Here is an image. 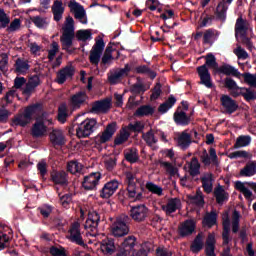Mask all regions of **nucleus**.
Segmentation results:
<instances>
[{
  "mask_svg": "<svg viewBox=\"0 0 256 256\" xmlns=\"http://www.w3.org/2000/svg\"><path fill=\"white\" fill-rule=\"evenodd\" d=\"M151 251V248L147 246V244L141 245L140 249L135 251L134 249V255L135 256H148L149 252Z\"/></svg>",
  "mask_w": 256,
  "mask_h": 256,
  "instance_id": "774afa93",
  "label": "nucleus"
},
{
  "mask_svg": "<svg viewBox=\"0 0 256 256\" xmlns=\"http://www.w3.org/2000/svg\"><path fill=\"white\" fill-rule=\"evenodd\" d=\"M217 205H225L229 201V192L225 190V186L218 184L213 191Z\"/></svg>",
  "mask_w": 256,
  "mask_h": 256,
  "instance_id": "b1692460",
  "label": "nucleus"
},
{
  "mask_svg": "<svg viewBox=\"0 0 256 256\" xmlns=\"http://www.w3.org/2000/svg\"><path fill=\"white\" fill-rule=\"evenodd\" d=\"M100 249L104 255H114V253L117 255V250L119 248L115 246V240L113 238L107 237L102 240Z\"/></svg>",
  "mask_w": 256,
  "mask_h": 256,
  "instance_id": "393cba45",
  "label": "nucleus"
},
{
  "mask_svg": "<svg viewBox=\"0 0 256 256\" xmlns=\"http://www.w3.org/2000/svg\"><path fill=\"white\" fill-rule=\"evenodd\" d=\"M203 247H205V244L203 243V234L198 233L190 245V251L192 253H200L203 250Z\"/></svg>",
  "mask_w": 256,
  "mask_h": 256,
  "instance_id": "f704fd0d",
  "label": "nucleus"
},
{
  "mask_svg": "<svg viewBox=\"0 0 256 256\" xmlns=\"http://www.w3.org/2000/svg\"><path fill=\"white\" fill-rule=\"evenodd\" d=\"M228 10H229V6L227 4H223V3L219 2L216 7V10L214 12L216 21L225 23L227 21V11Z\"/></svg>",
  "mask_w": 256,
  "mask_h": 256,
  "instance_id": "c85d7f7f",
  "label": "nucleus"
},
{
  "mask_svg": "<svg viewBox=\"0 0 256 256\" xmlns=\"http://www.w3.org/2000/svg\"><path fill=\"white\" fill-rule=\"evenodd\" d=\"M219 35H221V32L219 30H215L213 28H209L205 30L203 34V45H212L219 39Z\"/></svg>",
  "mask_w": 256,
  "mask_h": 256,
  "instance_id": "a878e982",
  "label": "nucleus"
},
{
  "mask_svg": "<svg viewBox=\"0 0 256 256\" xmlns=\"http://www.w3.org/2000/svg\"><path fill=\"white\" fill-rule=\"evenodd\" d=\"M251 145V137L249 135H240L234 143V149H241V147H249Z\"/></svg>",
  "mask_w": 256,
  "mask_h": 256,
  "instance_id": "c03bdc74",
  "label": "nucleus"
},
{
  "mask_svg": "<svg viewBox=\"0 0 256 256\" xmlns=\"http://www.w3.org/2000/svg\"><path fill=\"white\" fill-rule=\"evenodd\" d=\"M68 7L71 13H74L75 19H79L82 25H87V12L85 11L83 5L79 4L75 0H71L68 3Z\"/></svg>",
  "mask_w": 256,
  "mask_h": 256,
  "instance_id": "4468645a",
  "label": "nucleus"
},
{
  "mask_svg": "<svg viewBox=\"0 0 256 256\" xmlns=\"http://www.w3.org/2000/svg\"><path fill=\"white\" fill-rule=\"evenodd\" d=\"M87 101H89L87 92L78 91L70 97L69 105L73 111H77L78 109H81V107L87 105Z\"/></svg>",
  "mask_w": 256,
  "mask_h": 256,
  "instance_id": "9b49d317",
  "label": "nucleus"
},
{
  "mask_svg": "<svg viewBox=\"0 0 256 256\" xmlns=\"http://www.w3.org/2000/svg\"><path fill=\"white\" fill-rule=\"evenodd\" d=\"M68 233L70 234L68 239L71 243H75L80 247H87V244L83 241V236L81 235V224L79 222H74Z\"/></svg>",
  "mask_w": 256,
  "mask_h": 256,
  "instance_id": "9d476101",
  "label": "nucleus"
},
{
  "mask_svg": "<svg viewBox=\"0 0 256 256\" xmlns=\"http://www.w3.org/2000/svg\"><path fill=\"white\" fill-rule=\"evenodd\" d=\"M142 139L145 141L148 147H152L153 145H155V143H157V138H155V133H153V129H150L146 133L143 132Z\"/></svg>",
  "mask_w": 256,
  "mask_h": 256,
  "instance_id": "3c124183",
  "label": "nucleus"
},
{
  "mask_svg": "<svg viewBox=\"0 0 256 256\" xmlns=\"http://www.w3.org/2000/svg\"><path fill=\"white\" fill-rule=\"evenodd\" d=\"M127 131H131L132 133H142L143 129H145V124H143L141 121H135L133 123H129L126 127Z\"/></svg>",
  "mask_w": 256,
  "mask_h": 256,
  "instance_id": "864d4df0",
  "label": "nucleus"
},
{
  "mask_svg": "<svg viewBox=\"0 0 256 256\" xmlns=\"http://www.w3.org/2000/svg\"><path fill=\"white\" fill-rule=\"evenodd\" d=\"M62 31L63 33L60 37V43L63 51H66L69 55L75 52V48L71 49L73 47V40L75 37L77 41H81L82 43L93 39V32L91 29H81L75 33V20H73V17L71 16L66 17V22Z\"/></svg>",
  "mask_w": 256,
  "mask_h": 256,
  "instance_id": "f257e3e1",
  "label": "nucleus"
},
{
  "mask_svg": "<svg viewBox=\"0 0 256 256\" xmlns=\"http://www.w3.org/2000/svg\"><path fill=\"white\" fill-rule=\"evenodd\" d=\"M200 161L205 165V167H209L211 163L214 167H219V157H217V151L215 148H210L209 154L207 153V150H204L203 154L200 156Z\"/></svg>",
  "mask_w": 256,
  "mask_h": 256,
  "instance_id": "a211bd4d",
  "label": "nucleus"
},
{
  "mask_svg": "<svg viewBox=\"0 0 256 256\" xmlns=\"http://www.w3.org/2000/svg\"><path fill=\"white\" fill-rule=\"evenodd\" d=\"M129 137H131V133L127 130V127H123L120 130V133L114 139V146L117 147L119 145H123L126 141H129Z\"/></svg>",
  "mask_w": 256,
  "mask_h": 256,
  "instance_id": "4c0bfd02",
  "label": "nucleus"
},
{
  "mask_svg": "<svg viewBox=\"0 0 256 256\" xmlns=\"http://www.w3.org/2000/svg\"><path fill=\"white\" fill-rule=\"evenodd\" d=\"M195 229H197V222L194 219H187L179 224L178 235L182 239L191 237L195 233Z\"/></svg>",
  "mask_w": 256,
  "mask_h": 256,
  "instance_id": "f8f14e48",
  "label": "nucleus"
},
{
  "mask_svg": "<svg viewBox=\"0 0 256 256\" xmlns=\"http://www.w3.org/2000/svg\"><path fill=\"white\" fill-rule=\"evenodd\" d=\"M50 181H52L54 185H59L60 187H68L69 175L64 170H52L50 172Z\"/></svg>",
  "mask_w": 256,
  "mask_h": 256,
  "instance_id": "f3484780",
  "label": "nucleus"
},
{
  "mask_svg": "<svg viewBox=\"0 0 256 256\" xmlns=\"http://www.w3.org/2000/svg\"><path fill=\"white\" fill-rule=\"evenodd\" d=\"M220 103L228 115H233V113L239 109V104H237V101L233 100V98H231L229 95H222L220 98Z\"/></svg>",
  "mask_w": 256,
  "mask_h": 256,
  "instance_id": "4be33fe9",
  "label": "nucleus"
},
{
  "mask_svg": "<svg viewBox=\"0 0 256 256\" xmlns=\"http://www.w3.org/2000/svg\"><path fill=\"white\" fill-rule=\"evenodd\" d=\"M75 75V70L71 66H66L57 74V83L63 85L67 81V78H71Z\"/></svg>",
  "mask_w": 256,
  "mask_h": 256,
  "instance_id": "7c9ffc66",
  "label": "nucleus"
},
{
  "mask_svg": "<svg viewBox=\"0 0 256 256\" xmlns=\"http://www.w3.org/2000/svg\"><path fill=\"white\" fill-rule=\"evenodd\" d=\"M203 227H208V229H211V227H215L217 225V212L211 211L209 213H206L202 220Z\"/></svg>",
  "mask_w": 256,
  "mask_h": 256,
  "instance_id": "c9c22d12",
  "label": "nucleus"
},
{
  "mask_svg": "<svg viewBox=\"0 0 256 256\" xmlns=\"http://www.w3.org/2000/svg\"><path fill=\"white\" fill-rule=\"evenodd\" d=\"M126 191L120 190L119 195H125L127 199L130 201H133L134 203H137V201H143L145 199V186L143 183H140L139 186H137V183H139V178H137V175L131 171L126 172Z\"/></svg>",
  "mask_w": 256,
  "mask_h": 256,
  "instance_id": "f03ea898",
  "label": "nucleus"
},
{
  "mask_svg": "<svg viewBox=\"0 0 256 256\" xmlns=\"http://www.w3.org/2000/svg\"><path fill=\"white\" fill-rule=\"evenodd\" d=\"M15 67V73L18 75H27V71L31 68L29 65V61L23 59V58H18L14 64Z\"/></svg>",
  "mask_w": 256,
  "mask_h": 256,
  "instance_id": "72a5a7b5",
  "label": "nucleus"
},
{
  "mask_svg": "<svg viewBox=\"0 0 256 256\" xmlns=\"http://www.w3.org/2000/svg\"><path fill=\"white\" fill-rule=\"evenodd\" d=\"M32 23H34V25L36 27H38V29H44V27H47V18H43L41 16H34L31 18Z\"/></svg>",
  "mask_w": 256,
  "mask_h": 256,
  "instance_id": "bf43d9fd",
  "label": "nucleus"
},
{
  "mask_svg": "<svg viewBox=\"0 0 256 256\" xmlns=\"http://www.w3.org/2000/svg\"><path fill=\"white\" fill-rule=\"evenodd\" d=\"M99 221H101V216L99 213L92 212L88 214V219L86 220L85 229L87 227H92L93 229H97L99 227Z\"/></svg>",
  "mask_w": 256,
  "mask_h": 256,
  "instance_id": "ea45409f",
  "label": "nucleus"
},
{
  "mask_svg": "<svg viewBox=\"0 0 256 256\" xmlns=\"http://www.w3.org/2000/svg\"><path fill=\"white\" fill-rule=\"evenodd\" d=\"M52 13L54 17V21L59 23L63 19V14L65 13V6H63V1L54 0L52 5Z\"/></svg>",
  "mask_w": 256,
  "mask_h": 256,
  "instance_id": "bb28decb",
  "label": "nucleus"
},
{
  "mask_svg": "<svg viewBox=\"0 0 256 256\" xmlns=\"http://www.w3.org/2000/svg\"><path fill=\"white\" fill-rule=\"evenodd\" d=\"M128 220V216H123L116 219L111 226L112 235L114 237H125V235L129 233V226L127 225Z\"/></svg>",
  "mask_w": 256,
  "mask_h": 256,
  "instance_id": "6e6552de",
  "label": "nucleus"
},
{
  "mask_svg": "<svg viewBox=\"0 0 256 256\" xmlns=\"http://www.w3.org/2000/svg\"><path fill=\"white\" fill-rule=\"evenodd\" d=\"M43 109V106L41 103H35L25 108L23 115L15 116L12 120L14 125H17L19 127H27L31 120L33 119V115L35 113H41V110Z\"/></svg>",
  "mask_w": 256,
  "mask_h": 256,
  "instance_id": "7ed1b4c3",
  "label": "nucleus"
},
{
  "mask_svg": "<svg viewBox=\"0 0 256 256\" xmlns=\"http://www.w3.org/2000/svg\"><path fill=\"white\" fill-rule=\"evenodd\" d=\"M99 129V124H97V119L86 118L76 127V136L78 139H87Z\"/></svg>",
  "mask_w": 256,
  "mask_h": 256,
  "instance_id": "20e7f679",
  "label": "nucleus"
},
{
  "mask_svg": "<svg viewBox=\"0 0 256 256\" xmlns=\"http://www.w3.org/2000/svg\"><path fill=\"white\" fill-rule=\"evenodd\" d=\"M146 189L150 191V193L158 195V197H161V195H163V188L153 182H147Z\"/></svg>",
  "mask_w": 256,
  "mask_h": 256,
  "instance_id": "6e6d98bb",
  "label": "nucleus"
},
{
  "mask_svg": "<svg viewBox=\"0 0 256 256\" xmlns=\"http://www.w3.org/2000/svg\"><path fill=\"white\" fill-rule=\"evenodd\" d=\"M222 225H223V231H222L223 245H229V243H231L233 239L229 236V233H231V220H229V216H226V218L222 222Z\"/></svg>",
  "mask_w": 256,
  "mask_h": 256,
  "instance_id": "2f4dec72",
  "label": "nucleus"
},
{
  "mask_svg": "<svg viewBox=\"0 0 256 256\" xmlns=\"http://www.w3.org/2000/svg\"><path fill=\"white\" fill-rule=\"evenodd\" d=\"M200 169H201V164L199 163V159H197V157H193L189 167V173L191 177H197V175H200L201 173Z\"/></svg>",
  "mask_w": 256,
  "mask_h": 256,
  "instance_id": "de8ad7c7",
  "label": "nucleus"
},
{
  "mask_svg": "<svg viewBox=\"0 0 256 256\" xmlns=\"http://www.w3.org/2000/svg\"><path fill=\"white\" fill-rule=\"evenodd\" d=\"M135 72L138 75H148V77H150V79H155V77H157V73L153 70H151V68H149L147 65H141L135 68Z\"/></svg>",
  "mask_w": 256,
  "mask_h": 256,
  "instance_id": "a18cd8bd",
  "label": "nucleus"
},
{
  "mask_svg": "<svg viewBox=\"0 0 256 256\" xmlns=\"http://www.w3.org/2000/svg\"><path fill=\"white\" fill-rule=\"evenodd\" d=\"M249 27H247V21L243 19V17H238L235 24V35H240L241 41L243 45H245L248 51H253V42L251 38L247 36V31Z\"/></svg>",
  "mask_w": 256,
  "mask_h": 256,
  "instance_id": "39448f33",
  "label": "nucleus"
},
{
  "mask_svg": "<svg viewBox=\"0 0 256 256\" xmlns=\"http://www.w3.org/2000/svg\"><path fill=\"white\" fill-rule=\"evenodd\" d=\"M147 215H149V208L145 204L131 206L130 208V217L138 223L145 221Z\"/></svg>",
  "mask_w": 256,
  "mask_h": 256,
  "instance_id": "dca6fc26",
  "label": "nucleus"
},
{
  "mask_svg": "<svg viewBox=\"0 0 256 256\" xmlns=\"http://www.w3.org/2000/svg\"><path fill=\"white\" fill-rule=\"evenodd\" d=\"M11 233H13V231L10 228H7V230L4 231H0V251L6 249L7 244L11 241V236H9Z\"/></svg>",
  "mask_w": 256,
  "mask_h": 256,
  "instance_id": "37998d69",
  "label": "nucleus"
},
{
  "mask_svg": "<svg viewBox=\"0 0 256 256\" xmlns=\"http://www.w3.org/2000/svg\"><path fill=\"white\" fill-rule=\"evenodd\" d=\"M38 211L44 219H49L50 215L53 213V206L44 204L38 207Z\"/></svg>",
  "mask_w": 256,
  "mask_h": 256,
  "instance_id": "13d9d810",
  "label": "nucleus"
},
{
  "mask_svg": "<svg viewBox=\"0 0 256 256\" xmlns=\"http://www.w3.org/2000/svg\"><path fill=\"white\" fill-rule=\"evenodd\" d=\"M253 155L245 150L235 151L229 154V159H251Z\"/></svg>",
  "mask_w": 256,
  "mask_h": 256,
  "instance_id": "4d7b16f0",
  "label": "nucleus"
},
{
  "mask_svg": "<svg viewBox=\"0 0 256 256\" xmlns=\"http://www.w3.org/2000/svg\"><path fill=\"white\" fill-rule=\"evenodd\" d=\"M11 23V19L7 16L4 9L0 8V27L5 29Z\"/></svg>",
  "mask_w": 256,
  "mask_h": 256,
  "instance_id": "0e129e2a",
  "label": "nucleus"
},
{
  "mask_svg": "<svg viewBox=\"0 0 256 256\" xmlns=\"http://www.w3.org/2000/svg\"><path fill=\"white\" fill-rule=\"evenodd\" d=\"M243 97L247 103H251V101H256V91L251 88H244Z\"/></svg>",
  "mask_w": 256,
  "mask_h": 256,
  "instance_id": "680f3d73",
  "label": "nucleus"
},
{
  "mask_svg": "<svg viewBox=\"0 0 256 256\" xmlns=\"http://www.w3.org/2000/svg\"><path fill=\"white\" fill-rule=\"evenodd\" d=\"M115 133H117V122H111L106 126L102 132V135L95 137V145H103L105 143H109Z\"/></svg>",
  "mask_w": 256,
  "mask_h": 256,
  "instance_id": "1a4fd4ad",
  "label": "nucleus"
},
{
  "mask_svg": "<svg viewBox=\"0 0 256 256\" xmlns=\"http://www.w3.org/2000/svg\"><path fill=\"white\" fill-rule=\"evenodd\" d=\"M153 113H155V108L151 105H142L134 112V117H149Z\"/></svg>",
  "mask_w": 256,
  "mask_h": 256,
  "instance_id": "79ce46f5",
  "label": "nucleus"
},
{
  "mask_svg": "<svg viewBox=\"0 0 256 256\" xmlns=\"http://www.w3.org/2000/svg\"><path fill=\"white\" fill-rule=\"evenodd\" d=\"M206 65L208 67H212L215 71L219 69V64L217 63V58H215V55L209 53L206 56Z\"/></svg>",
  "mask_w": 256,
  "mask_h": 256,
  "instance_id": "e2e57ef3",
  "label": "nucleus"
},
{
  "mask_svg": "<svg viewBox=\"0 0 256 256\" xmlns=\"http://www.w3.org/2000/svg\"><path fill=\"white\" fill-rule=\"evenodd\" d=\"M49 253L52 256H67V251L63 246H51L49 249Z\"/></svg>",
  "mask_w": 256,
  "mask_h": 256,
  "instance_id": "052dcab7",
  "label": "nucleus"
},
{
  "mask_svg": "<svg viewBox=\"0 0 256 256\" xmlns=\"http://www.w3.org/2000/svg\"><path fill=\"white\" fill-rule=\"evenodd\" d=\"M67 171L69 173H72V175H75V173H79V171H81V166H80L79 162L70 161L67 164Z\"/></svg>",
  "mask_w": 256,
  "mask_h": 256,
  "instance_id": "338daca9",
  "label": "nucleus"
},
{
  "mask_svg": "<svg viewBox=\"0 0 256 256\" xmlns=\"http://www.w3.org/2000/svg\"><path fill=\"white\" fill-rule=\"evenodd\" d=\"M67 117H69L67 104H61L58 107V121H59V123H66Z\"/></svg>",
  "mask_w": 256,
  "mask_h": 256,
  "instance_id": "603ef678",
  "label": "nucleus"
},
{
  "mask_svg": "<svg viewBox=\"0 0 256 256\" xmlns=\"http://www.w3.org/2000/svg\"><path fill=\"white\" fill-rule=\"evenodd\" d=\"M159 163L162 167L166 169L167 173H169L171 177H175V175L179 173V169L173 166V164H171L170 162H165L163 160H160Z\"/></svg>",
  "mask_w": 256,
  "mask_h": 256,
  "instance_id": "5fc2aeb1",
  "label": "nucleus"
},
{
  "mask_svg": "<svg viewBox=\"0 0 256 256\" xmlns=\"http://www.w3.org/2000/svg\"><path fill=\"white\" fill-rule=\"evenodd\" d=\"M216 73H219L220 75H232L233 77H241V72L229 64L218 66Z\"/></svg>",
  "mask_w": 256,
  "mask_h": 256,
  "instance_id": "c756f323",
  "label": "nucleus"
},
{
  "mask_svg": "<svg viewBox=\"0 0 256 256\" xmlns=\"http://www.w3.org/2000/svg\"><path fill=\"white\" fill-rule=\"evenodd\" d=\"M191 134L187 132H182L181 135L178 137V145L182 149H188V147L191 145Z\"/></svg>",
  "mask_w": 256,
  "mask_h": 256,
  "instance_id": "49530a36",
  "label": "nucleus"
},
{
  "mask_svg": "<svg viewBox=\"0 0 256 256\" xmlns=\"http://www.w3.org/2000/svg\"><path fill=\"white\" fill-rule=\"evenodd\" d=\"M146 91L147 89H145V85L141 83L133 84L130 87V93H132L133 95H141V93H145Z\"/></svg>",
  "mask_w": 256,
  "mask_h": 256,
  "instance_id": "69168bd1",
  "label": "nucleus"
},
{
  "mask_svg": "<svg viewBox=\"0 0 256 256\" xmlns=\"http://www.w3.org/2000/svg\"><path fill=\"white\" fill-rule=\"evenodd\" d=\"M173 120L174 123L180 127H187V125L191 123V116L187 115L185 111L181 110V106H178L173 114Z\"/></svg>",
  "mask_w": 256,
  "mask_h": 256,
  "instance_id": "5701e85b",
  "label": "nucleus"
},
{
  "mask_svg": "<svg viewBox=\"0 0 256 256\" xmlns=\"http://www.w3.org/2000/svg\"><path fill=\"white\" fill-rule=\"evenodd\" d=\"M198 77H200V85H204L207 89H213V80H211V73L207 65L197 67Z\"/></svg>",
  "mask_w": 256,
  "mask_h": 256,
  "instance_id": "6ab92c4d",
  "label": "nucleus"
},
{
  "mask_svg": "<svg viewBox=\"0 0 256 256\" xmlns=\"http://www.w3.org/2000/svg\"><path fill=\"white\" fill-rule=\"evenodd\" d=\"M30 134L33 139H40L47 135V125H45V118L43 116L36 118L35 123L32 125Z\"/></svg>",
  "mask_w": 256,
  "mask_h": 256,
  "instance_id": "ddd939ff",
  "label": "nucleus"
},
{
  "mask_svg": "<svg viewBox=\"0 0 256 256\" xmlns=\"http://www.w3.org/2000/svg\"><path fill=\"white\" fill-rule=\"evenodd\" d=\"M135 245H137V238L133 235L127 236L118 246L115 256L135 255Z\"/></svg>",
  "mask_w": 256,
  "mask_h": 256,
  "instance_id": "423d86ee",
  "label": "nucleus"
},
{
  "mask_svg": "<svg viewBox=\"0 0 256 256\" xmlns=\"http://www.w3.org/2000/svg\"><path fill=\"white\" fill-rule=\"evenodd\" d=\"M200 179L204 193H207V195L213 193V174L209 173L207 176L201 177Z\"/></svg>",
  "mask_w": 256,
  "mask_h": 256,
  "instance_id": "e433bc0d",
  "label": "nucleus"
},
{
  "mask_svg": "<svg viewBox=\"0 0 256 256\" xmlns=\"http://www.w3.org/2000/svg\"><path fill=\"white\" fill-rule=\"evenodd\" d=\"M188 199L198 207H203L205 205V196H203V192H201L199 189L196 191V195L189 196Z\"/></svg>",
  "mask_w": 256,
  "mask_h": 256,
  "instance_id": "8fccbe9b",
  "label": "nucleus"
},
{
  "mask_svg": "<svg viewBox=\"0 0 256 256\" xmlns=\"http://www.w3.org/2000/svg\"><path fill=\"white\" fill-rule=\"evenodd\" d=\"M109 109H111V99L105 98L103 100L93 102L89 113L99 115V113H108Z\"/></svg>",
  "mask_w": 256,
  "mask_h": 256,
  "instance_id": "aec40b11",
  "label": "nucleus"
},
{
  "mask_svg": "<svg viewBox=\"0 0 256 256\" xmlns=\"http://www.w3.org/2000/svg\"><path fill=\"white\" fill-rule=\"evenodd\" d=\"M124 157L128 163H137L139 161V152L135 147L128 148L124 151Z\"/></svg>",
  "mask_w": 256,
  "mask_h": 256,
  "instance_id": "58836bf2",
  "label": "nucleus"
},
{
  "mask_svg": "<svg viewBox=\"0 0 256 256\" xmlns=\"http://www.w3.org/2000/svg\"><path fill=\"white\" fill-rule=\"evenodd\" d=\"M49 137L53 147H63L65 145V135L61 130H53Z\"/></svg>",
  "mask_w": 256,
  "mask_h": 256,
  "instance_id": "cd10ccee",
  "label": "nucleus"
},
{
  "mask_svg": "<svg viewBox=\"0 0 256 256\" xmlns=\"http://www.w3.org/2000/svg\"><path fill=\"white\" fill-rule=\"evenodd\" d=\"M181 204V200L179 198H171L168 200L166 205H162L161 209L166 213V215H171L175 213L177 209H179V205Z\"/></svg>",
  "mask_w": 256,
  "mask_h": 256,
  "instance_id": "473e14b6",
  "label": "nucleus"
},
{
  "mask_svg": "<svg viewBox=\"0 0 256 256\" xmlns=\"http://www.w3.org/2000/svg\"><path fill=\"white\" fill-rule=\"evenodd\" d=\"M103 51H105V41H103V38H100L96 40L95 44L93 45L89 61L91 65H95V67L99 66V62L101 61V55H103Z\"/></svg>",
  "mask_w": 256,
  "mask_h": 256,
  "instance_id": "0eeeda50",
  "label": "nucleus"
},
{
  "mask_svg": "<svg viewBox=\"0 0 256 256\" xmlns=\"http://www.w3.org/2000/svg\"><path fill=\"white\" fill-rule=\"evenodd\" d=\"M119 189V181L111 180L104 184L103 188L100 190L101 199H110L115 195L116 191Z\"/></svg>",
  "mask_w": 256,
  "mask_h": 256,
  "instance_id": "412c9836",
  "label": "nucleus"
},
{
  "mask_svg": "<svg viewBox=\"0 0 256 256\" xmlns=\"http://www.w3.org/2000/svg\"><path fill=\"white\" fill-rule=\"evenodd\" d=\"M101 181L100 172H92L84 177L82 181V187L85 191H97V185Z\"/></svg>",
  "mask_w": 256,
  "mask_h": 256,
  "instance_id": "2eb2a0df",
  "label": "nucleus"
},
{
  "mask_svg": "<svg viewBox=\"0 0 256 256\" xmlns=\"http://www.w3.org/2000/svg\"><path fill=\"white\" fill-rule=\"evenodd\" d=\"M107 75L110 85H117L118 83H121V79L124 77L120 70H116L115 72L110 71Z\"/></svg>",
  "mask_w": 256,
  "mask_h": 256,
  "instance_id": "09e8293b",
  "label": "nucleus"
},
{
  "mask_svg": "<svg viewBox=\"0 0 256 256\" xmlns=\"http://www.w3.org/2000/svg\"><path fill=\"white\" fill-rule=\"evenodd\" d=\"M256 175V162H248L243 169L240 170L241 177H253Z\"/></svg>",
  "mask_w": 256,
  "mask_h": 256,
  "instance_id": "a19ab883",
  "label": "nucleus"
}]
</instances>
